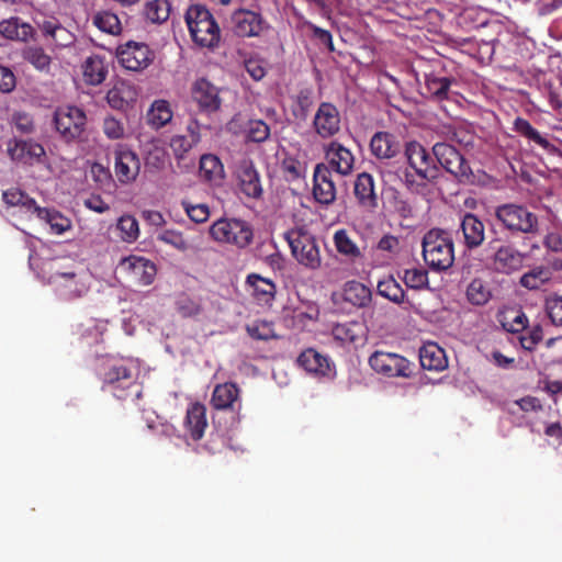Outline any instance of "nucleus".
<instances>
[{
  "label": "nucleus",
  "mask_w": 562,
  "mask_h": 562,
  "mask_svg": "<svg viewBox=\"0 0 562 562\" xmlns=\"http://www.w3.org/2000/svg\"><path fill=\"white\" fill-rule=\"evenodd\" d=\"M183 426L191 439H201L207 427L205 406L201 403H191L187 408Z\"/></svg>",
  "instance_id": "26"
},
{
  "label": "nucleus",
  "mask_w": 562,
  "mask_h": 562,
  "mask_svg": "<svg viewBox=\"0 0 562 562\" xmlns=\"http://www.w3.org/2000/svg\"><path fill=\"white\" fill-rule=\"evenodd\" d=\"M355 195L359 204L374 211L378 207V194L375 192L374 179L370 173L362 172L357 176L355 181Z\"/></svg>",
  "instance_id": "28"
},
{
  "label": "nucleus",
  "mask_w": 562,
  "mask_h": 562,
  "mask_svg": "<svg viewBox=\"0 0 562 562\" xmlns=\"http://www.w3.org/2000/svg\"><path fill=\"white\" fill-rule=\"evenodd\" d=\"M231 23L236 35L257 37L268 29V23L258 12L240 9L232 14Z\"/></svg>",
  "instance_id": "16"
},
{
  "label": "nucleus",
  "mask_w": 562,
  "mask_h": 562,
  "mask_svg": "<svg viewBox=\"0 0 562 562\" xmlns=\"http://www.w3.org/2000/svg\"><path fill=\"white\" fill-rule=\"evenodd\" d=\"M53 124L59 137L66 143L80 140L86 132V112L72 104H63L55 109Z\"/></svg>",
  "instance_id": "8"
},
{
  "label": "nucleus",
  "mask_w": 562,
  "mask_h": 562,
  "mask_svg": "<svg viewBox=\"0 0 562 562\" xmlns=\"http://www.w3.org/2000/svg\"><path fill=\"white\" fill-rule=\"evenodd\" d=\"M117 59L125 69L140 71L151 64L154 53L144 43L128 42L117 48Z\"/></svg>",
  "instance_id": "15"
},
{
  "label": "nucleus",
  "mask_w": 562,
  "mask_h": 562,
  "mask_svg": "<svg viewBox=\"0 0 562 562\" xmlns=\"http://www.w3.org/2000/svg\"><path fill=\"white\" fill-rule=\"evenodd\" d=\"M245 69L249 74V76L256 80L259 81L266 76V64L260 58H248L245 61Z\"/></svg>",
  "instance_id": "62"
},
{
  "label": "nucleus",
  "mask_w": 562,
  "mask_h": 562,
  "mask_svg": "<svg viewBox=\"0 0 562 562\" xmlns=\"http://www.w3.org/2000/svg\"><path fill=\"white\" fill-rule=\"evenodd\" d=\"M82 72L87 83L98 86L102 83L108 75L105 58L101 55H91L82 64Z\"/></svg>",
  "instance_id": "32"
},
{
  "label": "nucleus",
  "mask_w": 562,
  "mask_h": 562,
  "mask_svg": "<svg viewBox=\"0 0 562 562\" xmlns=\"http://www.w3.org/2000/svg\"><path fill=\"white\" fill-rule=\"evenodd\" d=\"M42 32L45 36L52 38V43L56 48L69 47L75 43L74 34L56 22H44Z\"/></svg>",
  "instance_id": "38"
},
{
  "label": "nucleus",
  "mask_w": 562,
  "mask_h": 562,
  "mask_svg": "<svg viewBox=\"0 0 562 562\" xmlns=\"http://www.w3.org/2000/svg\"><path fill=\"white\" fill-rule=\"evenodd\" d=\"M402 279L408 288L418 290L428 284V272L423 268L406 269Z\"/></svg>",
  "instance_id": "51"
},
{
  "label": "nucleus",
  "mask_w": 562,
  "mask_h": 562,
  "mask_svg": "<svg viewBox=\"0 0 562 562\" xmlns=\"http://www.w3.org/2000/svg\"><path fill=\"white\" fill-rule=\"evenodd\" d=\"M313 195L318 203L325 205L331 204L336 199V187L331 172L323 164L317 165L314 170Z\"/></svg>",
  "instance_id": "24"
},
{
  "label": "nucleus",
  "mask_w": 562,
  "mask_h": 562,
  "mask_svg": "<svg viewBox=\"0 0 562 562\" xmlns=\"http://www.w3.org/2000/svg\"><path fill=\"white\" fill-rule=\"evenodd\" d=\"M186 23L193 42L212 48L221 38V30L212 13L201 4H193L186 12Z\"/></svg>",
  "instance_id": "4"
},
{
  "label": "nucleus",
  "mask_w": 562,
  "mask_h": 562,
  "mask_svg": "<svg viewBox=\"0 0 562 562\" xmlns=\"http://www.w3.org/2000/svg\"><path fill=\"white\" fill-rule=\"evenodd\" d=\"M239 400V389L234 383H223L215 386L211 403L216 409L233 408Z\"/></svg>",
  "instance_id": "36"
},
{
  "label": "nucleus",
  "mask_w": 562,
  "mask_h": 562,
  "mask_svg": "<svg viewBox=\"0 0 562 562\" xmlns=\"http://www.w3.org/2000/svg\"><path fill=\"white\" fill-rule=\"evenodd\" d=\"M270 135L269 126L261 120H254L248 123L247 137L256 143L265 142Z\"/></svg>",
  "instance_id": "58"
},
{
  "label": "nucleus",
  "mask_w": 562,
  "mask_h": 562,
  "mask_svg": "<svg viewBox=\"0 0 562 562\" xmlns=\"http://www.w3.org/2000/svg\"><path fill=\"white\" fill-rule=\"evenodd\" d=\"M546 311L552 324L562 326V296H551L546 301Z\"/></svg>",
  "instance_id": "59"
},
{
  "label": "nucleus",
  "mask_w": 562,
  "mask_h": 562,
  "mask_svg": "<svg viewBox=\"0 0 562 562\" xmlns=\"http://www.w3.org/2000/svg\"><path fill=\"white\" fill-rule=\"evenodd\" d=\"M282 170L286 180L293 181L305 176L306 165L292 156H286L282 161Z\"/></svg>",
  "instance_id": "54"
},
{
  "label": "nucleus",
  "mask_w": 562,
  "mask_h": 562,
  "mask_svg": "<svg viewBox=\"0 0 562 562\" xmlns=\"http://www.w3.org/2000/svg\"><path fill=\"white\" fill-rule=\"evenodd\" d=\"M12 124L19 130L21 133L29 134L33 132L34 124L31 115L25 112H15L12 115Z\"/></svg>",
  "instance_id": "63"
},
{
  "label": "nucleus",
  "mask_w": 562,
  "mask_h": 562,
  "mask_svg": "<svg viewBox=\"0 0 562 562\" xmlns=\"http://www.w3.org/2000/svg\"><path fill=\"white\" fill-rule=\"evenodd\" d=\"M200 176L206 181L217 183L224 178V167L218 157L212 154L200 159Z\"/></svg>",
  "instance_id": "40"
},
{
  "label": "nucleus",
  "mask_w": 562,
  "mask_h": 562,
  "mask_svg": "<svg viewBox=\"0 0 562 562\" xmlns=\"http://www.w3.org/2000/svg\"><path fill=\"white\" fill-rule=\"evenodd\" d=\"M514 130L521 136L538 144L542 148L550 147V142L543 137L536 128H533L531 124L525 119L517 117L514 121Z\"/></svg>",
  "instance_id": "47"
},
{
  "label": "nucleus",
  "mask_w": 562,
  "mask_h": 562,
  "mask_svg": "<svg viewBox=\"0 0 562 562\" xmlns=\"http://www.w3.org/2000/svg\"><path fill=\"white\" fill-rule=\"evenodd\" d=\"M209 232L215 241L234 245L237 248L247 247L254 237L251 225L236 217L218 218L210 226Z\"/></svg>",
  "instance_id": "9"
},
{
  "label": "nucleus",
  "mask_w": 562,
  "mask_h": 562,
  "mask_svg": "<svg viewBox=\"0 0 562 562\" xmlns=\"http://www.w3.org/2000/svg\"><path fill=\"white\" fill-rule=\"evenodd\" d=\"M376 289H378V293L381 296H383L394 303L398 304L404 301V297H405L404 290L402 289L400 283L393 278H387L385 280L379 281Z\"/></svg>",
  "instance_id": "48"
},
{
  "label": "nucleus",
  "mask_w": 562,
  "mask_h": 562,
  "mask_svg": "<svg viewBox=\"0 0 562 562\" xmlns=\"http://www.w3.org/2000/svg\"><path fill=\"white\" fill-rule=\"evenodd\" d=\"M552 278V271L547 267H536L520 278V284L529 290H538Z\"/></svg>",
  "instance_id": "43"
},
{
  "label": "nucleus",
  "mask_w": 562,
  "mask_h": 562,
  "mask_svg": "<svg viewBox=\"0 0 562 562\" xmlns=\"http://www.w3.org/2000/svg\"><path fill=\"white\" fill-rule=\"evenodd\" d=\"M334 246L339 255L351 262L362 259L363 255L359 246L351 239L344 228L337 229L333 236Z\"/></svg>",
  "instance_id": "34"
},
{
  "label": "nucleus",
  "mask_w": 562,
  "mask_h": 562,
  "mask_svg": "<svg viewBox=\"0 0 562 562\" xmlns=\"http://www.w3.org/2000/svg\"><path fill=\"white\" fill-rule=\"evenodd\" d=\"M181 205L192 222L204 223L210 217V209L204 203L192 204L189 201H182Z\"/></svg>",
  "instance_id": "56"
},
{
  "label": "nucleus",
  "mask_w": 562,
  "mask_h": 562,
  "mask_svg": "<svg viewBox=\"0 0 562 562\" xmlns=\"http://www.w3.org/2000/svg\"><path fill=\"white\" fill-rule=\"evenodd\" d=\"M93 24L102 32L117 35L122 31V24L116 14L110 11L98 12L93 18Z\"/></svg>",
  "instance_id": "44"
},
{
  "label": "nucleus",
  "mask_w": 562,
  "mask_h": 562,
  "mask_svg": "<svg viewBox=\"0 0 562 562\" xmlns=\"http://www.w3.org/2000/svg\"><path fill=\"white\" fill-rule=\"evenodd\" d=\"M23 58L32 64L36 69L44 70L48 68L50 58L43 48L37 46H27L22 52Z\"/></svg>",
  "instance_id": "50"
},
{
  "label": "nucleus",
  "mask_w": 562,
  "mask_h": 562,
  "mask_svg": "<svg viewBox=\"0 0 562 562\" xmlns=\"http://www.w3.org/2000/svg\"><path fill=\"white\" fill-rule=\"evenodd\" d=\"M199 140H200V136L198 134H193V135H175L170 139V147H171L173 154L178 158H181Z\"/></svg>",
  "instance_id": "52"
},
{
  "label": "nucleus",
  "mask_w": 562,
  "mask_h": 562,
  "mask_svg": "<svg viewBox=\"0 0 562 562\" xmlns=\"http://www.w3.org/2000/svg\"><path fill=\"white\" fill-rule=\"evenodd\" d=\"M116 229L125 243H134L139 236L137 220L132 215H123L117 220Z\"/></svg>",
  "instance_id": "49"
},
{
  "label": "nucleus",
  "mask_w": 562,
  "mask_h": 562,
  "mask_svg": "<svg viewBox=\"0 0 562 562\" xmlns=\"http://www.w3.org/2000/svg\"><path fill=\"white\" fill-rule=\"evenodd\" d=\"M192 98L206 112H214L220 109L221 100L217 88L204 78L194 82Z\"/></svg>",
  "instance_id": "25"
},
{
  "label": "nucleus",
  "mask_w": 562,
  "mask_h": 562,
  "mask_svg": "<svg viewBox=\"0 0 562 562\" xmlns=\"http://www.w3.org/2000/svg\"><path fill=\"white\" fill-rule=\"evenodd\" d=\"M30 24L21 22L18 18H10L0 22V34L8 40L26 41L32 36Z\"/></svg>",
  "instance_id": "39"
},
{
  "label": "nucleus",
  "mask_w": 562,
  "mask_h": 562,
  "mask_svg": "<svg viewBox=\"0 0 562 562\" xmlns=\"http://www.w3.org/2000/svg\"><path fill=\"white\" fill-rule=\"evenodd\" d=\"M47 283L61 301H75L87 295L90 279L87 272L74 260L55 259L48 262Z\"/></svg>",
  "instance_id": "3"
},
{
  "label": "nucleus",
  "mask_w": 562,
  "mask_h": 562,
  "mask_svg": "<svg viewBox=\"0 0 562 562\" xmlns=\"http://www.w3.org/2000/svg\"><path fill=\"white\" fill-rule=\"evenodd\" d=\"M147 428L158 436L171 438L176 434V428L168 422H164L155 413H150L145 417Z\"/></svg>",
  "instance_id": "53"
},
{
  "label": "nucleus",
  "mask_w": 562,
  "mask_h": 562,
  "mask_svg": "<svg viewBox=\"0 0 562 562\" xmlns=\"http://www.w3.org/2000/svg\"><path fill=\"white\" fill-rule=\"evenodd\" d=\"M135 361L122 358H105L99 368L102 390L120 401L134 402L142 395V387L136 382Z\"/></svg>",
  "instance_id": "2"
},
{
  "label": "nucleus",
  "mask_w": 562,
  "mask_h": 562,
  "mask_svg": "<svg viewBox=\"0 0 562 562\" xmlns=\"http://www.w3.org/2000/svg\"><path fill=\"white\" fill-rule=\"evenodd\" d=\"M544 434L549 438V443L555 447L562 445V426L559 422L546 425Z\"/></svg>",
  "instance_id": "64"
},
{
  "label": "nucleus",
  "mask_w": 562,
  "mask_h": 562,
  "mask_svg": "<svg viewBox=\"0 0 562 562\" xmlns=\"http://www.w3.org/2000/svg\"><path fill=\"white\" fill-rule=\"evenodd\" d=\"M525 255L512 245L499 246L492 256V268L509 274L522 267Z\"/></svg>",
  "instance_id": "23"
},
{
  "label": "nucleus",
  "mask_w": 562,
  "mask_h": 562,
  "mask_svg": "<svg viewBox=\"0 0 562 562\" xmlns=\"http://www.w3.org/2000/svg\"><path fill=\"white\" fill-rule=\"evenodd\" d=\"M456 80L449 77H438L427 75L425 78V88L429 97L436 101H443L451 98V87Z\"/></svg>",
  "instance_id": "37"
},
{
  "label": "nucleus",
  "mask_w": 562,
  "mask_h": 562,
  "mask_svg": "<svg viewBox=\"0 0 562 562\" xmlns=\"http://www.w3.org/2000/svg\"><path fill=\"white\" fill-rule=\"evenodd\" d=\"M465 295L473 305H484L492 297L490 283L482 279H473L467 286Z\"/></svg>",
  "instance_id": "42"
},
{
  "label": "nucleus",
  "mask_w": 562,
  "mask_h": 562,
  "mask_svg": "<svg viewBox=\"0 0 562 562\" xmlns=\"http://www.w3.org/2000/svg\"><path fill=\"white\" fill-rule=\"evenodd\" d=\"M102 131L104 135L112 140H119L125 136L124 124L114 116H106L102 123Z\"/></svg>",
  "instance_id": "57"
},
{
  "label": "nucleus",
  "mask_w": 562,
  "mask_h": 562,
  "mask_svg": "<svg viewBox=\"0 0 562 562\" xmlns=\"http://www.w3.org/2000/svg\"><path fill=\"white\" fill-rule=\"evenodd\" d=\"M432 154L435 164L438 162L460 181H470L472 177L471 168L453 146L447 143H436L432 147Z\"/></svg>",
  "instance_id": "12"
},
{
  "label": "nucleus",
  "mask_w": 562,
  "mask_h": 562,
  "mask_svg": "<svg viewBox=\"0 0 562 562\" xmlns=\"http://www.w3.org/2000/svg\"><path fill=\"white\" fill-rule=\"evenodd\" d=\"M369 366L386 378H409L412 374L411 362L395 352L376 350L369 357Z\"/></svg>",
  "instance_id": "11"
},
{
  "label": "nucleus",
  "mask_w": 562,
  "mask_h": 562,
  "mask_svg": "<svg viewBox=\"0 0 562 562\" xmlns=\"http://www.w3.org/2000/svg\"><path fill=\"white\" fill-rule=\"evenodd\" d=\"M372 154L376 158L389 159L400 151V145L394 135L385 132L375 133L370 142Z\"/></svg>",
  "instance_id": "31"
},
{
  "label": "nucleus",
  "mask_w": 562,
  "mask_h": 562,
  "mask_svg": "<svg viewBox=\"0 0 562 562\" xmlns=\"http://www.w3.org/2000/svg\"><path fill=\"white\" fill-rule=\"evenodd\" d=\"M247 284L252 290V295L260 304H271L276 295V284L272 280L251 273L247 277Z\"/></svg>",
  "instance_id": "33"
},
{
  "label": "nucleus",
  "mask_w": 562,
  "mask_h": 562,
  "mask_svg": "<svg viewBox=\"0 0 562 562\" xmlns=\"http://www.w3.org/2000/svg\"><path fill=\"white\" fill-rule=\"evenodd\" d=\"M2 201L7 206V214L30 218L35 215L49 227V233L63 235L72 227L71 220L60 211L49 207H41L36 201L18 188H11L2 192Z\"/></svg>",
  "instance_id": "1"
},
{
  "label": "nucleus",
  "mask_w": 562,
  "mask_h": 562,
  "mask_svg": "<svg viewBox=\"0 0 562 562\" xmlns=\"http://www.w3.org/2000/svg\"><path fill=\"white\" fill-rule=\"evenodd\" d=\"M8 155L10 158L23 165L43 164L46 157L44 147L34 140L13 139L8 143Z\"/></svg>",
  "instance_id": "17"
},
{
  "label": "nucleus",
  "mask_w": 562,
  "mask_h": 562,
  "mask_svg": "<svg viewBox=\"0 0 562 562\" xmlns=\"http://www.w3.org/2000/svg\"><path fill=\"white\" fill-rule=\"evenodd\" d=\"M300 367L317 379L333 380L336 375L335 364L330 359L315 349L304 350L297 358Z\"/></svg>",
  "instance_id": "18"
},
{
  "label": "nucleus",
  "mask_w": 562,
  "mask_h": 562,
  "mask_svg": "<svg viewBox=\"0 0 562 562\" xmlns=\"http://www.w3.org/2000/svg\"><path fill=\"white\" fill-rule=\"evenodd\" d=\"M528 318L524 312L510 311L504 316L503 327L509 333H520L527 327Z\"/></svg>",
  "instance_id": "55"
},
{
  "label": "nucleus",
  "mask_w": 562,
  "mask_h": 562,
  "mask_svg": "<svg viewBox=\"0 0 562 562\" xmlns=\"http://www.w3.org/2000/svg\"><path fill=\"white\" fill-rule=\"evenodd\" d=\"M405 156L408 166L420 179L430 180L436 178L435 156L429 154L422 144L415 140L408 142L405 146Z\"/></svg>",
  "instance_id": "14"
},
{
  "label": "nucleus",
  "mask_w": 562,
  "mask_h": 562,
  "mask_svg": "<svg viewBox=\"0 0 562 562\" xmlns=\"http://www.w3.org/2000/svg\"><path fill=\"white\" fill-rule=\"evenodd\" d=\"M115 272L136 284L149 285L153 283L157 270L149 259L131 255L120 259Z\"/></svg>",
  "instance_id": "10"
},
{
  "label": "nucleus",
  "mask_w": 562,
  "mask_h": 562,
  "mask_svg": "<svg viewBox=\"0 0 562 562\" xmlns=\"http://www.w3.org/2000/svg\"><path fill=\"white\" fill-rule=\"evenodd\" d=\"M172 116L173 112L170 103L166 100L158 99L150 104L146 120L150 127L159 130L170 123Z\"/></svg>",
  "instance_id": "35"
},
{
  "label": "nucleus",
  "mask_w": 562,
  "mask_h": 562,
  "mask_svg": "<svg viewBox=\"0 0 562 562\" xmlns=\"http://www.w3.org/2000/svg\"><path fill=\"white\" fill-rule=\"evenodd\" d=\"M247 330L252 338L260 340H268L274 337L272 324L269 322H255L247 327Z\"/></svg>",
  "instance_id": "60"
},
{
  "label": "nucleus",
  "mask_w": 562,
  "mask_h": 562,
  "mask_svg": "<svg viewBox=\"0 0 562 562\" xmlns=\"http://www.w3.org/2000/svg\"><path fill=\"white\" fill-rule=\"evenodd\" d=\"M113 169L121 184L133 183L140 171L138 155L126 144H117L113 149Z\"/></svg>",
  "instance_id": "13"
},
{
  "label": "nucleus",
  "mask_w": 562,
  "mask_h": 562,
  "mask_svg": "<svg viewBox=\"0 0 562 562\" xmlns=\"http://www.w3.org/2000/svg\"><path fill=\"white\" fill-rule=\"evenodd\" d=\"M325 157L328 169L340 176H348L353 169L355 157L352 153L338 142H331L325 147Z\"/></svg>",
  "instance_id": "21"
},
{
  "label": "nucleus",
  "mask_w": 562,
  "mask_h": 562,
  "mask_svg": "<svg viewBox=\"0 0 562 562\" xmlns=\"http://www.w3.org/2000/svg\"><path fill=\"white\" fill-rule=\"evenodd\" d=\"M284 237L301 266L312 271L322 268L321 250L313 234L301 227L288 231Z\"/></svg>",
  "instance_id": "7"
},
{
  "label": "nucleus",
  "mask_w": 562,
  "mask_h": 562,
  "mask_svg": "<svg viewBox=\"0 0 562 562\" xmlns=\"http://www.w3.org/2000/svg\"><path fill=\"white\" fill-rule=\"evenodd\" d=\"M423 256L434 271H445L454 261L453 241L441 229H431L423 238Z\"/></svg>",
  "instance_id": "5"
},
{
  "label": "nucleus",
  "mask_w": 562,
  "mask_h": 562,
  "mask_svg": "<svg viewBox=\"0 0 562 562\" xmlns=\"http://www.w3.org/2000/svg\"><path fill=\"white\" fill-rule=\"evenodd\" d=\"M495 217L505 231L513 234H535L539 229L538 216L522 204L498 205Z\"/></svg>",
  "instance_id": "6"
},
{
  "label": "nucleus",
  "mask_w": 562,
  "mask_h": 562,
  "mask_svg": "<svg viewBox=\"0 0 562 562\" xmlns=\"http://www.w3.org/2000/svg\"><path fill=\"white\" fill-rule=\"evenodd\" d=\"M331 335L341 345L362 344L366 340L367 328L357 321L337 323L331 327Z\"/></svg>",
  "instance_id": "27"
},
{
  "label": "nucleus",
  "mask_w": 562,
  "mask_h": 562,
  "mask_svg": "<svg viewBox=\"0 0 562 562\" xmlns=\"http://www.w3.org/2000/svg\"><path fill=\"white\" fill-rule=\"evenodd\" d=\"M168 162L166 149L158 143L153 142L145 151V164L154 170H161Z\"/></svg>",
  "instance_id": "46"
},
{
  "label": "nucleus",
  "mask_w": 562,
  "mask_h": 562,
  "mask_svg": "<svg viewBox=\"0 0 562 562\" xmlns=\"http://www.w3.org/2000/svg\"><path fill=\"white\" fill-rule=\"evenodd\" d=\"M462 234L463 245L468 249H474L481 246L485 238V226L483 222L472 213H465L461 216L457 235Z\"/></svg>",
  "instance_id": "22"
},
{
  "label": "nucleus",
  "mask_w": 562,
  "mask_h": 562,
  "mask_svg": "<svg viewBox=\"0 0 562 562\" xmlns=\"http://www.w3.org/2000/svg\"><path fill=\"white\" fill-rule=\"evenodd\" d=\"M106 101L115 110H123L128 104L124 88L117 86L108 91Z\"/></svg>",
  "instance_id": "61"
},
{
  "label": "nucleus",
  "mask_w": 562,
  "mask_h": 562,
  "mask_svg": "<svg viewBox=\"0 0 562 562\" xmlns=\"http://www.w3.org/2000/svg\"><path fill=\"white\" fill-rule=\"evenodd\" d=\"M157 239L181 252L198 248L193 239L186 238L181 232L176 229H164L159 232Z\"/></svg>",
  "instance_id": "41"
},
{
  "label": "nucleus",
  "mask_w": 562,
  "mask_h": 562,
  "mask_svg": "<svg viewBox=\"0 0 562 562\" xmlns=\"http://www.w3.org/2000/svg\"><path fill=\"white\" fill-rule=\"evenodd\" d=\"M341 299L357 308L367 307L372 300L370 288L363 283L351 280L347 281L341 289Z\"/></svg>",
  "instance_id": "29"
},
{
  "label": "nucleus",
  "mask_w": 562,
  "mask_h": 562,
  "mask_svg": "<svg viewBox=\"0 0 562 562\" xmlns=\"http://www.w3.org/2000/svg\"><path fill=\"white\" fill-rule=\"evenodd\" d=\"M236 179L241 192L248 198L258 199L262 194V186L259 173L252 161L243 159L235 170Z\"/></svg>",
  "instance_id": "20"
},
{
  "label": "nucleus",
  "mask_w": 562,
  "mask_h": 562,
  "mask_svg": "<svg viewBox=\"0 0 562 562\" xmlns=\"http://www.w3.org/2000/svg\"><path fill=\"white\" fill-rule=\"evenodd\" d=\"M144 14L153 23H162L169 18L170 3L168 0H151L146 3Z\"/></svg>",
  "instance_id": "45"
},
{
  "label": "nucleus",
  "mask_w": 562,
  "mask_h": 562,
  "mask_svg": "<svg viewBox=\"0 0 562 562\" xmlns=\"http://www.w3.org/2000/svg\"><path fill=\"white\" fill-rule=\"evenodd\" d=\"M313 127L322 138L335 136L340 131V114L337 108L328 102L321 103L313 119Z\"/></svg>",
  "instance_id": "19"
},
{
  "label": "nucleus",
  "mask_w": 562,
  "mask_h": 562,
  "mask_svg": "<svg viewBox=\"0 0 562 562\" xmlns=\"http://www.w3.org/2000/svg\"><path fill=\"white\" fill-rule=\"evenodd\" d=\"M419 361L428 371H442L448 367L445 350L435 342H427L419 349Z\"/></svg>",
  "instance_id": "30"
}]
</instances>
